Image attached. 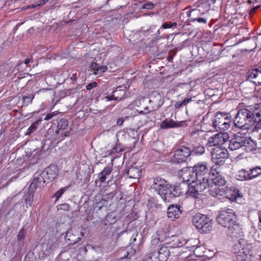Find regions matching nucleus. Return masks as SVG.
Masks as SVG:
<instances>
[{
    "mask_svg": "<svg viewBox=\"0 0 261 261\" xmlns=\"http://www.w3.org/2000/svg\"><path fill=\"white\" fill-rule=\"evenodd\" d=\"M261 121V114L258 109L252 112L248 109H241L237 114L234 120V124L236 127L249 129L255 123Z\"/></svg>",
    "mask_w": 261,
    "mask_h": 261,
    "instance_id": "obj_1",
    "label": "nucleus"
},
{
    "mask_svg": "<svg viewBox=\"0 0 261 261\" xmlns=\"http://www.w3.org/2000/svg\"><path fill=\"white\" fill-rule=\"evenodd\" d=\"M217 221L222 226L227 227L232 233H239L241 231L237 216L232 209L221 210L217 217Z\"/></svg>",
    "mask_w": 261,
    "mask_h": 261,
    "instance_id": "obj_2",
    "label": "nucleus"
},
{
    "mask_svg": "<svg viewBox=\"0 0 261 261\" xmlns=\"http://www.w3.org/2000/svg\"><path fill=\"white\" fill-rule=\"evenodd\" d=\"M181 186V185L171 186L165 179L160 177H156L153 179V182L151 188L156 191L162 198L166 200V195L169 189L171 194L174 197L178 196L184 193L185 191H182Z\"/></svg>",
    "mask_w": 261,
    "mask_h": 261,
    "instance_id": "obj_3",
    "label": "nucleus"
},
{
    "mask_svg": "<svg viewBox=\"0 0 261 261\" xmlns=\"http://www.w3.org/2000/svg\"><path fill=\"white\" fill-rule=\"evenodd\" d=\"M233 252L237 261H251L252 252L244 240H240L233 246Z\"/></svg>",
    "mask_w": 261,
    "mask_h": 261,
    "instance_id": "obj_4",
    "label": "nucleus"
},
{
    "mask_svg": "<svg viewBox=\"0 0 261 261\" xmlns=\"http://www.w3.org/2000/svg\"><path fill=\"white\" fill-rule=\"evenodd\" d=\"M213 220L205 215L196 214L192 218L193 225L201 233H207L213 228Z\"/></svg>",
    "mask_w": 261,
    "mask_h": 261,
    "instance_id": "obj_5",
    "label": "nucleus"
},
{
    "mask_svg": "<svg viewBox=\"0 0 261 261\" xmlns=\"http://www.w3.org/2000/svg\"><path fill=\"white\" fill-rule=\"evenodd\" d=\"M243 146L246 147V149L248 147V151H252L255 148L254 143L252 140H247L244 136L238 133L230 140L228 147L231 150H235Z\"/></svg>",
    "mask_w": 261,
    "mask_h": 261,
    "instance_id": "obj_6",
    "label": "nucleus"
},
{
    "mask_svg": "<svg viewBox=\"0 0 261 261\" xmlns=\"http://www.w3.org/2000/svg\"><path fill=\"white\" fill-rule=\"evenodd\" d=\"M212 160L215 167H219L224 164L225 159L228 158L227 151L225 148L217 147L211 152Z\"/></svg>",
    "mask_w": 261,
    "mask_h": 261,
    "instance_id": "obj_7",
    "label": "nucleus"
},
{
    "mask_svg": "<svg viewBox=\"0 0 261 261\" xmlns=\"http://www.w3.org/2000/svg\"><path fill=\"white\" fill-rule=\"evenodd\" d=\"M210 185L225 186L226 185V181L222 175L221 169L219 167L213 166L210 169Z\"/></svg>",
    "mask_w": 261,
    "mask_h": 261,
    "instance_id": "obj_8",
    "label": "nucleus"
},
{
    "mask_svg": "<svg viewBox=\"0 0 261 261\" xmlns=\"http://www.w3.org/2000/svg\"><path fill=\"white\" fill-rule=\"evenodd\" d=\"M68 121L65 119H61L58 122L57 129L56 130L54 135V139L57 142H60L64 139L65 137L70 135L69 130H65L68 127Z\"/></svg>",
    "mask_w": 261,
    "mask_h": 261,
    "instance_id": "obj_9",
    "label": "nucleus"
},
{
    "mask_svg": "<svg viewBox=\"0 0 261 261\" xmlns=\"http://www.w3.org/2000/svg\"><path fill=\"white\" fill-rule=\"evenodd\" d=\"M230 123V120L225 115L218 113L213 119V125L217 130L223 131L229 127Z\"/></svg>",
    "mask_w": 261,
    "mask_h": 261,
    "instance_id": "obj_10",
    "label": "nucleus"
},
{
    "mask_svg": "<svg viewBox=\"0 0 261 261\" xmlns=\"http://www.w3.org/2000/svg\"><path fill=\"white\" fill-rule=\"evenodd\" d=\"M192 153L190 148L185 146H180L175 151L172 161L177 163H183L187 161L188 158Z\"/></svg>",
    "mask_w": 261,
    "mask_h": 261,
    "instance_id": "obj_11",
    "label": "nucleus"
},
{
    "mask_svg": "<svg viewBox=\"0 0 261 261\" xmlns=\"http://www.w3.org/2000/svg\"><path fill=\"white\" fill-rule=\"evenodd\" d=\"M170 255L168 247L162 246L158 251H153L148 254L151 261H166Z\"/></svg>",
    "mask_w": 261,
    "mask_h": 261,
    "instance_id": "obj_12",
    "label": "nucleus"
},
{
    "mask_svg": "<svg viewBox=\"0 0 261 261\" xmlns=\"http://www.w3.org/2000/svg\"><path fill=\"white\" fill-rule=\"evenodd\" d=\"M228 138L229 136L227 133H218L210 137L207 144L210 147L221 145L227 141Z\"/></svg>",
    "mask_w": 261,
    "mask_h": 261,
    "instance_id": "obj_13",
    "label": "nucleus"
},
{
    "mask_svg": "<svg viewBox=\"0 0 261 261\" xmlns=\"http://www.w3.org/2000/svg\"><path fill=\"white\" fill-rule=\"evenodd\" d=\"M209 168L210 166L207 162H199L193 167V172L195 174L196 178H202L208 173Z\"/></svg>",
    "mask_w": 261,
    "mask_h": 261,
    "instance_id": "obj_14",
    "label": "nucleus"
},
{
    "mask_svg": "<svg viewBox=\"0 0 261 261\" xmlns=\"http://www.w3.org/2000/svg\"><path fill=\"white\" fill-rule=\"evenodd\" d=\"M247 77L248 80H255L254 83L261 85V66L256 68L249 69L247 72Z\"/></svg>",
    "mask_w": 261,
    "mask_h": 261,
    "instance_id": "obj_15",
    "label": "nucleus"
},
{
    "mask_svg": "<svg viewBox=\"0 0 261 261\" xmlns=\"http://www.w3.org/2000/svg\"><path fill=\"white\" fill-rule=\"evenodd\" d=\"M58 174V169L56 166L51 165L42 171V175L46 178L48 182L54 179Z\"/></svg>",
    "mask_w": 261,
    "mask_h": 261,
    "instance_id": "obj_16",
    "label": "nucleus"
},
{
    "mask_svg": "<svg viewBox=\"0 0 261 261\" xmlns=\"http://www.w3.org/2000/svg\"><path fill=\"white\" fill-rule=\"evenodd\" d=\"M227 187L210 185L209 187V193L213 197L219 198L224 196Z\"/></svg>",
    "mask_w": 261,
    "mask_h": 261,
    "instance_id": "obj_17",
    "label": "nucleus"
},
{
    "mask_svg": "<svg viewBox=\"0 0 261 261\" xmlns=\"http://www.w3.org/2000/svg\"><path fill=\"white\" fill-rule=\"evenodd\" d=\"M125 94V87H119L113 91L111 95L107 96L106 99H107L108 100H120L124 97Z\"/></svg>",
    "mask_w": 261,
    "mask_h": 261,
    "instance_id": "obj_18",
    "label": "nucleus"
},
{
    "mask_svg": "<svg viewBox=\"0 0 261 261\" xmlns=\"http://www.w3.org/2000/svg\"><path fill=\"white\" fill-rule=\"evenodd\" d=\"M193 170L192 171L190 168L188 167L184 168L178 172V175L179 178L183 181V186H186L187 185L185 183L188 182L192 181V175Z\"/></svg>",
    "mask_w": 261,
    "mask_h": 261,
    "instance_id": "obj_19",
    "label": "nucleus"
},
{
    "mask_svg": "<svg viewBox=\"0 0 261 261\" xmlns=\"http://www.w3.org/2000/svg\"><path fill=\"white\" fill-rule=\"evenodd\" d=\"M194 182L196 186L198 191L199 190L200 193L207 188H209L211 185L209 179L205 177L196 178V180H194Z\"/></svg>",
    "mask_w": 261,
    "mask_h": 261,
    "instance_id": "obj_20",
    "label": "nucleus"
},
{
    "mask_svg": "<svg viewBox=\"0 0 261 261\" xmlns=\"http://www.w3.org/2000/svg\"><path fill=\"white\" fill-rule=\"evenodd\" d=\"M240 196L239 191L237 188L233 187H226L224 197L233 201Z\"/></svg>",
    "mask_w": 261,
    "mask_h": 261,
    "instance_id": "obj_21",
    "label": "nucleus"
},
{
    "mask_svg": "<svg viewBox=\"0 0 261 261\" xmlns=\"http://www.w3.org/2000/svg\"><path fill=\"white\" fill-rule=\"evenodd\" d=\"M181 213L179 206L170 205L168 208L167 216L171 219L178 218Z\"/></svg>",
    "mask_w": 261,
    "mask_h": 261,
    "instance_id": "obj_22",
    "label": "nucleus"
},
{
    "mask_svg": "<svg viewBox=\"0 0 261 261\" xmlns=\"http://www.w3.org/2000/svg\"><path fill=\"white\" fill-rule=\"evenodd\" d=\"M91 70L93 71L95 75L101 74L106 72L108 68L105 65H101L97 63H92L90 66Z\"/></svg>",
    "mask_w": 261,
    "mask_h": 261,
    "instance_id": "obj_23",
    "label": "nucleus"
},
{
    "mask_svg": "<svg viewBox=\"0 0 261 261\" xmlns=\"http://www.w3.org/2000/svg\"><path fill=\"white\" fill-rule=\"evenodd\" d=\"M192 182L190 184V185H187L186 187H188V191L187 192V194L194 197L197 198L198 197V195H200V191H198V189L196 188V186L194 182V180H192Z\"/></svg>",
    "mask_w": 261,
    "mask_h": 261,
    "instance_id": "obj_24",
    "label": "nucleus"
},
{
    "mask_svg": "<svg viewBox=\"0 0 261 261\" xmlns=\"http://www.w3.org/2000/svg\"><path fill=\"white\" fill-rule=\"evenodd\" d=\"M112 171V167L107 166L98 174L99 180L100 182H103L106 179V175L110 174Z\"/></svg>",
    "mask_w": 261,
    "mask_h": 261,
    "instance_id": "obj_25",
    "label": "nucleus"
},
{
    "mask_svg": "<svg viewBox=\"0 0 261 261\" xmlns=\"http://www.w3.org/2000/svg\"><path fill=\"white\" fill-rule=\"evenodd\" d=\"M237 176L240 180H250L249 172L246 169H242L239 171Z\"/></svg>",
    "mask_w": 261,
    "mask_h": 261,
    "instance_id": "obj_26",
    "label": "nucleus"
},
{
    "mask_svg": "<svg viewBox=\"0 0 261 261\" xmlns=\"http://www.w3.org/2000/svg\"><path fill=\"white\" fill-rule=\"evenodd\" d=\"M249 172L250 179L254 178L261 175V167L256 166L248 170Z\"/></svg>",
    "mask_w": 261,
    "mask_h": 261,
    "instance_id": "obj_27",
    "label": "nucleus"
},
{
    "mask_svg": "<svg viewBox=\"0 0 261 261\" xmlns=\"http://www.w3.org/2000/svg\"><path fill=\"white\" fill-rule=\"evenodd\" d=\"M176 123L172 119H166L160 124L162 128H168L176 126Z\"/></svg>",
    "mask_w": 261,
    "mask_h": 261,
    "instance_id": "obj_28",
    "label": "nucleus"
},
{
    "mask_svg": "<svg viewBox=\"0 0 261 261\" xmlns=\"http://www.w3.org/2000/svg\"><path fill=\"white\" fill-rule=\"evenodd\" d=\"M42 120L41 119H39L36 121H35L28 129L27 132L25 133V135H30L32 133H33L34 132H35L39 124L41 123Z\"/></svg>",
    "mask_w": 261,
    "mask_h": 261,
    "instance_id": "obj_29",
    "label": "nucleus"
},
{
    "mask_svg": "<svg viewBox=\"0 0 261 261\" xmlns=\"http://www.w3.org/2000/svg\"><path fill=\"white\" fill-rule=\"evenodd\" d=\"M192 100V98L189 97L185 98L182 101H177L175 103L174 108L175 109H178L182 107L186 106L188 103L191 102Z\"/></svg>",
    "mask_w": 261,
    "mask_h": 261,
    "instance_id": "obj_30",
    "label": "nucleus"
},
{
    "mask_svg": "<svg viewBox=\"0 0 261 261\" xmlns=\"http://www.w3.org/2000/svg\"><path fill=\"white\" fill-rule=\"evenodd\" d=\"M123 150V147L120 144L117 143L114 147H113L110 151H109V154L111 155L116 153L120 152Z\"/></svg>",
    "mask_w": 261,
    "mask_h": 261,
    "instance_id": "obj_31",
    "label": "nucleus"
},
{
    "mask_svg": "<svg viewBox=\"0 0 261 261\" xmlns=\"http://www.w3.org/2000/svg\"><path fill=\"white\" fill-rule=\"evenodd\" d=\"M204 151V147L202 145H198V146H196L193 147V150H192V153L193 152L196 154L201 155L203 154Z\"/></svg>",
    "mask_w": 261,
    "mask_h": 261,
    "instance_id": "obj_32",
    "label": "nucleus"
},
{
    "mask_svg": "<svg viewBox=\"0 0 261 261\" xmlns=\"http://www.w3.org/2000/svg\"><path fill=\"white\" fill-rule=\"evenodd\" d=\"M38 187H39V182L34 177L29 187L30 192L34 193Z\"/></svg>",
    "mask_w": 261,
    "mask_h": 261,
    "instance_id": "obj_33",
    "label": "nucleus"
},
{
    "mask_svg": "<svg viewBox=\"0 0 261 261\" xmlns=\"http://www.w3.org/2000/svg\"><path fill=\"white\" fill-rule=\"evenodd\" d=\"M35 178L39 181V187H43L46 182L48 183V181L46 180V178L43 176L42 172L37 177H35Z\"/></svg>",
    "mask_w": 261,
    "mask_h": 261,
    "instance_id": "obj_34",
    "label": "nucleus"
},
{
    "mask_svg": "<svg viewBox=\"0 0 261 261\" xmlns=\"http://www.w3.org/2000/svg\"><path fill=\"white\" fill-rule=\"evenodd\" d=\"M34 98V95L33 94H29L28 95H25L23 97V102L26 103V105H28L29 103L32 102Z\"/></svg>",
    "mask_w": 261,
    "mask_h": 261,
    "instance_id": "obj_35",
    "label": "nucleus"
},
{
    "mask_svg": "<svg viewBox=\"0 0 261 261\" xmlns=\"http://www.w3.org/2000/svg\"><path fill=\"white\" fill-rule=\"evenodd\" d=\"M177 23L175 22H172L170 21L165 22L162 25V28L164 29H169L172 27H176Z\"/></svg>",
    "mask_w": 261,
    "mask_h": 261,
    "instance_id": "obj_36",
    "label": "nucleus"
},
{
    "mask_svg": "<svg viewBox=\"0 0 261 261\" xmlns=\"http://www.w3.org/2000/svg\"><path fill=\"white\" fill-rule=\"evenodd\" d=\"M58 210H63L64 211H70V206L68 204H62L58 206Z\"/></svg>",
    "mask_w": 261,
    "mask_h": 261,
    "instance_id": "obj_37",
    "label": "nucleus"
},
{
    "mask_svg": "<svg viewBox=\"0 0 261 261\" xmlns=\"http://www.w3.org/2000/svg\"><path fill=\"white\" fill-rule=\"evenodd\" d=\"M154 5L151 3H147L142 6V9L151 10L153 8Z\"/></svg>",
    "mask_w": 261,
    "mask_h": 261,
    "instance_id": "obj_38",
    "label": "nucleus"
},
{
    "mask_svg": "<svg viewBox=\"0 0 261 261\" xmlns=\"http://www.w3.org/2000/svg\"><path fill=\"white\" fill-rule=\"evenodd\" d=\"M25 237V232L23 229H21L19 232V233L17 236V239L18 241H22V240H23L24 239Z\"/></svg>",
    "mask_w": 261,
    "mask_h": 261,
    "instance_id": "obj_39",
    "label": "nucleus"
},
{
    "mask_svg": "<svg viewBox=\"0 0 261 261\" xmlns=\"http://www.w3.org/2000/svg\"><path fill=\"white\" fill-rule=\"evenodd\" d=\"M47 1H48V0H43L41 2V3H37V4L36 5L32 4V5H29L27 7L29 9H31V8H35L36 6H42L43 5L45 4Z\"/></svg>",
    "mask_w": 261,
    "mask_h": 261,
    "instance_id": "obj_40",
    "label": "nucleus"
},
{
    "mask_svg": "<svg viewBox=\"0 0 261 261\" xmlns=\"http://www.w3.org/2000/svg\"><path fill=\"white\" fill-rule=\"evenodd\" d=\"M97 83L95 82H93L92 83L88 84L86 86V89L88 90H90L93 88H95L96 87H97Z\"/></svg>",
    "mask_w": 261,
    "mask_h": 261,
    "instance_id": "obj_41",
    "label": "nucleus"
},
{
    "mask_svg": "<svg viewBox=\"0 0 261 261\" xmlns=\"http://www.w3.org/2000/svg\"><path fill=\"white\" fill-rule=\"evenodd\" d=\"M58 113H57V112H51V113H50L49 114H47L45 118H44V120H48L50 119H51L54 116H55V115H56Z\"/></svg>",
    "mask_w": 261,
    "mask_h": 261,
    "instance_id": "obj_42",
    "label": "nucleus"
},
{
    "mask_svg": "<svg viewBox=\"0 0 261 261\" xmlns=\"http://www.w3.org/2000/svg\"><path fill=\"white\" fill-rule=\"evenodd\" d=\"M33 197L34 195L32 194V196H29L28 197H27L25 199V203L27 204L28 202L31 206L33 201Z\"/></svg>",
    "mask_w": 261,
    "mask_h": 261,
    "instance_id": "obj_43",
    "label": "nucleus"
},
{
    "mask_svg": "<svg viewBox=\"0 0 261 261\" xmlns=\"http://www.w3.org/2000/svg\"><path fill=\"white\" fill-rule=\"evenodd\" d=\"M64 191L63 189H60L55 193V196L57 198V199H59L64 193Z\"/></svg>",
    "mask_w": 261,
    "mask_h": 261,
    "instance_id": "obj_44",
    "label": "nucleus"
},
{
    "mask_svg": "<svg viewBox=\"0 0 261 261\" xmlns=\"http://www.w3.org/2000/svg\"><path fill=\"white\" fill-rule=\"evenodd\" d=\"M172 238L173 239V241H175V243L173 244V247H177L180 246L179 245L177 244L176 242L178 241V238L177 236H172Z\"/></svg>",
    "mask_w": 261,
    "mask_h": 261,
    "instance_id": "obj_45",
    "label": "nucleus"
},
{
    "mask_svg": "<svg viewBox=\"0 0 261 261\" xmlns=\"http://www.w3.org/2000/svg\"><path fill=\"white\" fill-rule=\"evenodd\" d=\"M127 118V117H125V118H121L118 119L117 120V124L119 126L122 125L123 124V123L124 122V121L125 120V119Z\"/></svg>",
    "mask_w": 261,
    "mask_h": 261,
    "instance_id": "obj_46",
    "label": "nucleus"
},
{
    "mask_svg": "<svg viewBox=\"0 0 261 261\" xmlns=\"http://www.w3.org/2000/svg\"><path fill=\"white\" fill-rule=\"evenodd\" d=\"M257 215L259 219L258 227L261 230V210L258 211Z\"/></svg>",
    "mask_w": 261,
    "mask_h": 261,
    "instance_id": "obj_47",
    "label": "nucleus"
},
{
    "mask_svg": "<svg viewBox=\"0 0 261 261\" xmlns=\"http://www.w3.org/2000/svg\"><path fill=\"white\" fill-rule=\"evenodd\" d=\"M77 79V73H73L70 77L71 81H72V82H74L76 81Z\"/></svg>",
    "mask_w": 261,
    "mask_h": 261,
    "instance_id": "obj_48",
    "label": "nucleus"
},
{
    "mask_svg": "<svg viewBox=\"0 0 261 261\" xmlns=\"http://www.w3.org/2000/svg\"><path fill=\"white\" fill-rule=\"evenodd\" d=\"M195 20H197L198 22L204 23H206V20L203 18H196Z\"/></svg>",
    "mask_w": 261,
    "mask_h": 261,
    "instance_id": "obj_49",
    "label": "nucleus"
},
{
    "mask_svg": "<svg viewBox=\"0 0 261 261\" xmlns=\"http://www.w3.org/2000/svg\"><path fill=\"white\" fill-rule=\"evenodd\" d=\"M159 239L158 238H155L151 241L152 245H155L159 243Z\"/></svg>",
    "mask_w": 261,
    "mask_h": 261,
    "instance_id": "obj_50",
    "label": "nucleus"
},
{
    "mask_svg": "<svg viewBox=\"0 0 261 261\" xmlns=\"http://www.w3.org/2000/svg\"><path fill=\"white\" fill-rule=\"evenodd\" d=\"M31 62V59L30 58H27L24 61V63L25 64H29V63H30Z\"/></svg>",
    "mask_w": 261,
    "mask_h": 261,
    "instance_id": "obj_51",
    "label": "nucleus"
},
{
    "mask_svg": "<svg viewBox=\"0 0 261 261\" xmlns=\"http://www.w3.org/2000/svg\"><path fill=\"white\" fill-rule=\"evenodd\" d=\"M194 246H195L194 245H193V246H189V245H187V248H190V250L192 249H193V248Z\"/></svg>",
    "mask_w": 261,
    "mask_h": 261,
    "instance_id": "obj_52",
    "label": "nucleus"
},
{
    "mask_svg": "<svg viewBox=\"0 0 261 261\" xmlns=\"http://www.w3.org/2000/svg\"><path fill=\"white\" fill-rule=\"evenodd\" d=\"M170 59L172 60V57H171V58H169V61H170Z\"/></svg>",
    "mask_w": 261,
    "mask_h": 261,
    "instance_id": "obj_53",
    "label": "nucleus"
},
{
    "mask_svg": "<svg viewBox=\"0 0 261 261\" xmlns=\"http://www.w3.org/2000/svg\"><path fill=\"white\" fill-rule=\"evenodd\" d=\"M123 259H124L123 257H122V258H120L121 260Z\"/></svg>",
    "mask_w": 261,
    "mask_h": 261,
    "instance_id": "obj_54",
    "label": "nucleus"
}]
</instances>
